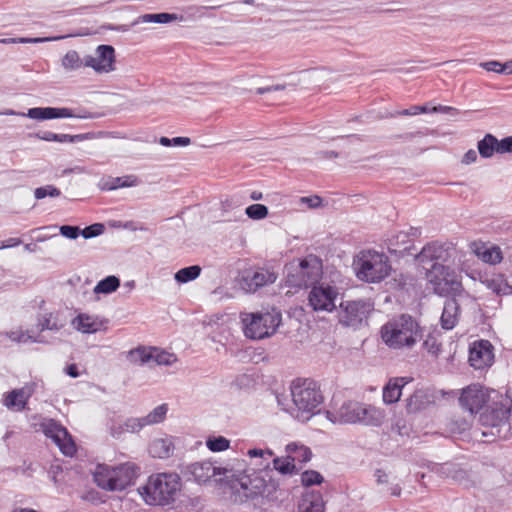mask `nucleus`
<instances>
[{
    "label": "nucleus",
    "mask_w": 512,
    "mask_h": 512,
    "mask_svg": "<svg viewBox=\"0 0 512 512\" xmlns=\"http://www.w3.org/2000/svg\"><path fill=\"white\" fill-rule=\"evenodd\" d=\"M181 487L177 473H157L151 475L138 492L147 504L165 506L175 502Z\"/></svg>",
    "instance_id": "f257e3e1"
},
{
    "label": "nucleus",
    "mask_w": 512,
    "mask_h": 512,
    "mask_svg": "<svg viewBox=\"0 0 512 512\" xmlns=\"http://www.w3.org/2000/svg\"><path fill=\"white\" fill-rule=\"evenodd\" d=\"M139 467L133 462L111 466L97 464L92 471L93 482L102 490L109 492L123 491L134 483Z\"/></svg>",
    "instance_id": "f03ea898"
},
{
    "label": "nucleus",
    "mask_w": 512,
    "mask_h": 512,
    "mask_svg": "<svg viewBox=\"0 0 512 512\" xmlns=\"http://www.w3.org/2000/svg\"><path fill=\"white\" fill-rule=\"evenodd\" d=\"M421 337V327L407 314L389 320L381 328L383 342L392 349L411 348Z\"/></svg>",
    "instance_id": "7ed1b4c3"
},
{
    "label": "nucleus",
    "mask_w": 512,
    "mask_h": 512,
    "mask_svg": "<svg viewBox=\"0 0 512 512\" xmlns=\"http://www.w3.org/2000/svg\"><path fill=\"white\" fill-rule=\"evenodd\" d=\"M291 397L294 404V416L302 421H308L313 415L318 413L324 397L320 386L311 379L294 380L290 387Z\"/></svg>",
    "instance_id": "20e7f679"
},
{
    "label": "nucleus",
    "mask_w": 512,
    "mask_h": 512,
    "mask_svg": "<svg viewBox=\"0 0 512 512\" xmlns=\"http://www.w3.org/2000/svg\"><path fill=\"white\" fill-rule=\"evenodd\" d=\"M354 267L357 277L368 283L381 282L392 270L388 256L372 249L360 251L354 260Z\"/></svg>",
    "instance_id": "39448f33"
},
{
    "label": "nucleus",
    "mask_w": 512,
    "mask_h": 512,
    "mask_svg": "<svg viewBox=\"0 0 512 512\" xmlns=\"http://www.w3.org/2000/svg\"><path fill=\"white\" fill-rule=\"evenodd\" d=\"M233 465L235 476L229 477V479H232V489L240 501L253 500L265 496L267 492L269 493V485L265 475H260L255 470L248 473L243 468L244 463L241 461H237Z\"/></svg>",
    "instance_id": "423d86ee"
},
{
    "label": "nucleus",
    "mask_w": 512,
    "mask_h": 512,
    "mask_svg": "<svg viewBox=\"0 0 512 512\" xmlns=\"http://www.w3.org/2000/svg\"><path fill=\"white\" fill-rule=\"evenodd\" d=\"M286 284L293 288L316 285L322 277V261L315 255H308L286 267Z\"/></svg>",
    "instance_id": "0eeeda50"
},
{
    "label": "nucleus",
    "mask_w": 512,
    "mask_h": 512,
    "mask_svg": "<svg viewBox=\"0 0 512 512\" xmlns=\"http://www.w3.org/2000/svg\"><path fill=\"white\" fill-rule=\"evenodd\" d=\"M281 319V313L275 310L264 313H241L244 334L250 339H263L273 335Z\"/></svg>",
    "instance_id": "6e6552de"
},
{
    "label": "nucleus",
    "mask_w": 512,
    "mask_h": 512,
    "mask_svg": "<svg viewBox=\"0 0 512 512\" xmlns=\"http://www.w3.org/2000/svg\"><path fill=\"white\" fill-rule=\"evenodd\" d=\"M424 269L426 278L436 294L447 295L457 291L461 286L457 273L450 265L437 263L431 264L430 267L424 266Z\"/></svg>",
    "instance_id": "1a4fd4ad"
},
{
    "label": "nucleus",
    "mask_w": 512,
    "mask_h": 512,
    "mask_svg": "<svg viewBox=\"0 0 512 512\" xmlns=\"http://www.w3.org/2000/svg\"><path fill=\"white\" fill-rule=\"evenodd\" d=\"M493 394L496 395L497 392L480 384H472L462 389L459 403L470 414H477L488 405Z\"/></svg>",
    "instance_id": "9d476101"
},
{
    "label": "nucleus",
    "mask_w": 512,
    "mask_h": 512,
    "mask_svg": "<svg viewBox=\"0 0 512 512\" xmlns=\"http://www.w3.org/2000/svg\"><path fill=\"white\" fill-rule=\"evenodd\" d=\"M339 292L335 286L317 283L308 294V305L315 312H332L336 308Z\"/></svg>",
    "instance_id": "9b49d317"
},
{
    "label": "nucleus",
    "mask_w": 512,
    "mask_h": 512,
    "mask_svg": "<svg viewBox=\"0 0 512 512\" xmlns=\"http://www.w3.org/2000/svg\"><path fill=\"white\" fill-rule=\"evenodd\" d=\"M457 250L452 243H429L417 255V260L423 267L427 264L441 263L450 265L457 257Z\"/></svg>",
    "instance_id": "f8f14e48"
},
{
    "label": "nucleus",
    "mask_w": 512,
    "mask_h": 512,
    "mask_svg": "<svg viewBox=\"0 0 512 512\" xmlns=\"http://www.w3.org/2000/svg\"><path fill=\"white\" fill-rule=\"evenodd\" d=\"M6 115H16V112L9 110ZM17 115L26 116L35 120H48L56 118H79L93 119L96 117L94 113L88 111L74 112L73 109L62 107H35L30 108L27 113H17Z\"/></svg>",
    "instance_id": "ddd939ff"
},
{
    "label": "nucleus",
    "mask_w": 512,
    "mask_h": 512,
    "mask_svg": "<svg viewBox=\"0 0 512 512\" xmlns=\"http://www.w3.org/2000/svg\"><path fill=\"white\" fill-rule=\"evenodd\" d=\"M372 309V305L363 300L341 302L339 322L344 326L357 328L367 320Z\"/></svg>",
    "instance_id": "4468645a"
},
{
    "label": "nucleus",
    "mask_w": 512,
    "mask_h": 512,
    "mask_svg": "<svg viewBox=\"0 0 512 512\" xmlns=\"http://www.w3.org/2000/svg\"><path fill=\"white\" fill-rule=\"evenodd\" d=\"M480 420L483 426L487 428L482 431L484 437H501L502 432L506 433L512 430L510 413L507 408L504 407L493 408L489 413L482 414Z\"/></svg>",
    "instance_id": "2eb2a0df"
},
{
    "label": "nucleus",
    "mask_w": 512,
    "mask_h": 512,
    "mask_svg": "<svg viewBox=\"0 0 512 512\" xmlns=\"http://www.w3.org/2000/svg\"><path fill=\"white\" fill-rule=\"evenodd\" d=\"M40 427L45 436L52 439L63 454L72 456L76 452V446L70 434L58 421L54 419H44L40 423Z\"/></svg>",
    "instance_id": "dca6fc26"
},
{
    "label": "nucleus",
    "mask_w": 512,
    "mask_h": 512,
    "mask_svg": "<svg viewBox=\"0 0 512 512\" xmlns=\"http://www.w3.org/2000/svg\"><path fill=\"white\" fill-rule=\"evenodd\" d=\"M40 427L45 436L52 439L63 454L72 456L76 452V446L70 434L58 421L54 419H44L40 423Z\"/></svg>",
    "instance_id": "f3484780"
},
{
    "label": "nucleus",
    "mask_w": 512,
    "mask_h": 512,
    "mask_svg": "<svg viewBox=\"0 0 512 512\" xmlns=\"http://www.w3.org/2000/svg\"><path fill=\"white\" fill-rule=\"evenodd\" d=\"M40 427L45 436L52 439L63 454L72 456L76 452V446L70 434L58 421L54 419H44L40 423Z\"/></svg>",
    "instance_id": "a211bd4d"
},
{
    "label": "nucleus",
    "mask_w": 512,
    "mask_h": 512,
    "mask_svg": "<svg viewBox=\"0 0 512 512\" xmlns=\"http://www.w3.org/2000/svg\"><path fill=\"white\" fill-rule=\"evenodd\" d=\"M187 472L193 477L198 483H206L211 478L216 476H223L225 479L235 476L234 465L227 464L224 467H216L210 461H202L190 464L187 466Z\"/></svg>",
    "instance_id": "6ab92c4d"
},
{
    "label": "nucleus",
    "mask_w": 512,
    "mask_h": 512,
    "mask_svg": "<svg viewBox=\"0 0 512 512\" xmlns=\"http://www.w3.org/2000/svg\"><path fill=\"white\" fill-rule=\"evenodd\" d=\"M84 66L96 73H109L115 70V50L111 45H99L94 55L84 57Z\"/></svg>",
    "instance_id": "aec40b11"
},
{
    "label": "nucleus",
    "mask_w": 512,
    "mask_h": 512,
    "mask_svg": "<svg viewBox=\"0 0 512 512\" xmlns=\"http://www.w3.org/2000/svg\"><path fill=\"white\" fill-rule=\"evenodd\" d=\"M276 278L273 272L265 269H246L240 273L238 285L243 291L252 293L265 285L274 283Z\"/></svg>",
    "instance_id": "412c9836"
},
{
    "label": "nucleus",
    "mask_w": 512,
    "mask_h": 512,
    "mask_svg": "<svg viewBox=\"0 0 512 512\" xmlns=\"http://www.w3.org/2000/svg\"><path fill=\"white\" fill-rule=\"evenodd\" d=\"M470 366L476 370H484L494 363V347L488 340L474 341L469 348Z\"/></svg>",
    "instance_id": "4be33fe9"
},
{
    "label": "nucleus",
    "mask_w": 512,
    "mask_h": 512,
    "mask_svg": "<svg viewBox=\"0 0 512 512\" xmlns=\"http://www.w3.org/2000/svg\"><path fill=\"white\" fill-rule=\"evenodd\" d=\"M362 404L357 401H346L338 409L326 411V417L334 424H358Z\"/></svg>",
    "instance_id": "5701e85b"
},
{
    "label": "nucleus",
    "mask_w": 512,
    "mask_h": 512,
    "mask_svg": "<svg viewBox=\"0 0 512 512\" xmlns=\"http://www.w3.org/2000/svg\"><path fill=\"white\" fill-rule=\"evenodd\" d=\"M472 252L483 262L496 265L503 259L502 251L498 246L483 242H473L470 245Z\"/></svg>",
    "instance_id": "b1692460"
},
{
    "label": "nucleus",
    "mask_w": 512,
    "mask_h": 512,
    "mask_svg": "<svg viewBox=\"0 0 512 512\" xmlns=\"http://www.w3.org/2000/svg\"><path fill=\"white\" fill-rule=\"evenodd\" d=\"M33 390L28 387L14 389L4 396L3 404L11 410L22 411L26 408Z\"/></svg>",
    "instance_id": "393cba45"
},
{
    "label": "nucleus",
    "mask_w": 512,
    "mask_h": 512,
    "mask_svg": "<svg viewBox=\"0 0 512 512\" xmlns=\"http://www.w3.org/2000/svg\"><path fill=\"white\" fill-rule=\"evenodd\" d=\"M175 445L172 437L156 438L149 444L148 451L153 458L166 459L173 455Z\"/></svg>",
    "instance_id": "a878e982"
},
{
    "label": "nucleus",
    "mask_w": 512,
    "mask_h": 512,
    "mask_svg": "<svg viewBox=\"0 0 512 512\" xmlns=\"http://www.w3.org/2000/svg\"><path fill=\"white\" fill-rule=\"evenodd\" d=\"M247 455L250 458L255 459V461L253 463H251L254 466L252 471L255 470L256 473H259L260 475H263V473L265 475L268 474V470H269L270 464L272 462L271 458L274 455L272 450H270V449L263 450V449L255 448V449L248 450Z\"/></svg>",
    "instance_id": "bb28decb"
},
{
    "label": "nucleus",
    "mask_w": 512,
    "mask_h": 512,
    "mask_svg": "<svg viewBox=\"0 0 512 512\" xmlns=\"http://www.w3.org/2000/svg\"><path fill=\"white\" fill-rule=\"evenodd\" d=\"M385 417V411L381 408L362 404V411L360 414L361 419L359 420L358 424L379 427L384 422Z\"/></svg>",
    "instance_id": "cd10ccee"
},
{
    "label": "nucleus",
    "mask_w": 512,
    "mask_h": 512,
    "mask_svg": "<svg viewBox=\"0 0 512 512\" xmlns=\"http://www.w3.org/2000/svg\"><path fill=\"white\" fill-rule=\"evenodd\" d=\"M325 504L320 492L308 491L298 505L299 512H324Z\"/></svg>",
    "instance_id": "c85d7f7f"
},
{
    "label": "nucleus",
    "mask_w": 512,
    "mask_h": 512,
    "mask_svg": "<svg viewBox=\"0 0 512 512\" xmlns=\"http://www.w3.org/2000/svg\"><path fill=\"white\" fill-rule=\"evenodd\" d=\"M459 304L453 298L445 301L442 315L440 318L442 328L450 330L454 328L458 321Z\"/></svg>",
    "instance_id": "c756f323"
},
{
    "label": "nucleus",
    "mask_w": 512,
    "mask_h": 512,
    "mask_svg": "<svg viewBox=\"0 0 512 512\" xmlns=\"http://www.w3.org/2000/svg\"><path fill=\"white\" fill-rule=\"evenodd\" d=\"M407 381L403 377L390 379L383 388V401L386 404H393L399 401L402 389Z\"/></svg>",
    "instance_id": "7c9ffc66"
},
{
    "label": "nucleus",
    "mask_w": 512,
    "mask_h": 512,
    "mask_svg": "<svg viewBox=\"0 0 512 512\" xmlns=\"http://www.w3.org/2000/svg\"><path fill=\"white\" fill-rule=\"evenodd\" d=\"M481 283L485 285L487 289L498 295H507L512 292V287L507 283V280L502 274H493L490 277H485L481 280Z\"/></svg>",
    "instance_id": "2f4dec72"
},
{
    "label": "nucleus",
    "mask_w": 512,
    "mask_h": 512,
    "mask_svg": "<svg viewBox=\"0 0 512 512\" xmlns=\"http://www.w3.org/2000/svg\"><path fill=\"white\" fill-rule=\"evenodd\" d=\"M139 180L134 175H125L121 177H109L102 181L101 188L103 190H115L124 187H133L138 185Z\"/></svg>",
    "instance_id": "473e14b6"
},
{
    "label": "nucleus",
    "mask_w": 512,
    "mask_h": 512,
    "mask_svg": "<svg viewBox=\"0 0 512 512\" xmlns=\"http://www.w3.org/2000/svg\"><path fill=\"white\" fill-rule=\"evenodd\" d=\"M152 347L139 346L126 353L127 360L133 365H144L151 363Z\"/></svg>",
    "instance_id": "72a5a7b5"
},
{
    "label": "nucleus",
    "mask_w": 512,
    "mask_h": 512,
    "mask_svg": "<svg viewBox=\"0 0 512 512\" xmlns=\"http://www.w3.org/2000/svg\"><path fill=\"white\" fill-rule=\"evenodd\" d=\"M286 453L288 456L291 457V459H293V462L295 465H296V462L306 463V462L310 461V459L312 457V452L308 447H306L304 445H299L294 442L289 443L286 446Z\"/></svg>",
    "instance_id": "f704fd0d"
},
{
    "label": "nucleus",
    "mask_w": 512,
    "mask_h": 512,
    "mask_svg": "<svg viewBox=\"0 0 512 512\" xmlns=\"http://www.w3.org/2000/svg\"><path fill=\"white\" fill-rule=\"evenodd\" d=\"M478 152L483 158H490L499 153L498 139L492 134H486L477 144Z\"/></svg>",
    "instance_id": "c9c22d12"
},
{
    "label": "nucleus",
    "mask_w": 512,
    "mask_h": 512,
    "mask_svg": "<svg viewBox=\"0 0 512 512\" xmlns=\"http://www.w3.org/2000/svg\"><path fill=\"white\" fill-rule=\"evenodd\" d=\"M75 328L83 333H95L100 328V323L93 317L80 314L73 320Z\"/></svg>",
    "instance_id": "e433bc0d"
},
{
    "label": "nucleus",
    "mask_w": 512,
    "mask_h": 512,
    "mask_svg": "<svg viewBox=\"0 0 512 512\" xmlns=\"http://www.w3.org/2000/svg\"><path fill=\"white\" fill-rule=\"evenodd\" d=\"M273 469L282 475H293L298 472L296 465L290 456L276 457L272 459Z\"/></svg>",
    "instance_id": "4c0bfd02"
},
{
    "label": "nucleus",
    "mask_w": 512,
    "mask_h": 512,
    "mask_svg": "<svg viewBox=\"0 0 512 512\" xmlns=\"http://www.w3.org/2000/svg\"><path fill=\"white\" fill-rule=\"evenodd\" d=\"M38 327L40 331H58L64 327V322L52 313H47L38 317Z\"/></svg>",
    "instance_id": "58836bf2"
},
{
    "label": "nucleus",
    "mask_w": 512,
    "mask_h": 512,
    "mask_svg": "<svg viewBox=\"0 0 512 512\" xmlns=\"http://www.w3.org/2000/svg\"><path fill=\"white\" fill-rule=\"evenodd\" d=\"M120 286V280L116 276H107L98 282L94 287L95 294H110L118 289Z\"/></svg>",
    "instance_id": "ea45409f"
},
{
    "label": "nucleus",
    "mask_w": 512,
    "mask_h": 512,
    "mask_svg": "<svg viewBox=\"0 0 512 512\" xmlns=\"http://www.w3.org/2000/svg\"><path fill=\"white\" fill-rule=\"evenodd\" d=\"M427 402L424 391L417 390L406 399V408L409 413H415L424 408Z\"/></svg>",
    "instance_id": "a19ab883"
},
{
    "label": "nucleus",
    "mask_w": 512,
    "mask_h": 512,
    "mask_svg": "<svg viewBox=\"0 0 512 512\" xmlns=\"http://www.w3.org/2000/svg\"><path fill=\"white\" fill-rule=\"evenodd\" d=\"M178 16L176 14L170 13H158V14H144L139 16L132 24L138 23H148V22H156V23H168L173 20H177Z\"/></svg>",
    "instance_id": "79ce46f5"
},
{
    "label": "nucleus",
    "mask_w": 512,
    "mask_h": 512,
    "mask_svg": "<svg viewBox=\"0 0 512 512\" xmlns=\"http://www.w3.org/2000/svg\"><path fill=\"white\" fill-rule=\"evenodd\" d=\"M152 351L151 362L157 365L171 366L177 362V356L173 353L166 352L156 347H152Z\"/></svg>",
    "instance_id": "37998d69"
},
{
    "label": "nucleus",
    "mask_w": 512,
    "mask_h": 512,
    "mask_svg": "<svg viewBox=\"0 0 512 512\" xmlns=\"http://www.w3.org/2000/svg\"><path fill=\"white\" fill-rule=\"evenodd\" d=\"M167 411H168L167 404H161V405L155 407L149 414L142 417V421L147 426L161 423L162 421H164Z\"/></svg>",
    "instance_id": "c03bdc74"
},
{
    "label": "nucleus",
    "mask_w": 512,
    "mask_h": 512,
    "mask_svg": "<svg viewBox=\"0 0 512 512\" xmlns=\"http://www.w3.org/2000/svg\"><path fill=\"white\" fill-rule=\"evenodd\" d=\"M62 66L67 71L78 70L84 66V58L81 59L76 51L70 50L62 58Z\"/></svg>",
    "instance_id": "a18cd8bd"
},
{
    "label": "nucleus",
    "mask_w": 512,
    "mask_h": 512,
    "mask_svg": "<svg viewBox=\"0 0 512 512\" xmlns=\"http://www.w3.org/2000/svg\"><path fill=\"white\" fill-rule=\"evenodd\" d=\"M200 273L201 267L198 265L185 267L176 272L175 280L178 283H187L189 281L195 280L200 275Z\"/></svg>",
    "instance_id": "49530a36"
},
{
    "label": "nucleus",
    "mask_w": 512,
    "mask_h": 512,
    "mask_svg": "<svg viewBox=\"0 0 512 512\" xmlns=\"http://www.w3.org/2000/svg\"><path fill=\"white\" fill-rule=\"evenodd\" d=\"M248 218L262 220L268 215V208L263 204H252L245 209Z\"/></svg>",
    "instance_id": "de8ad7c7"
},
{
    "label": "nucleus",
    "mask_w": 512,
    "mask_h": 512,
    "mask_svg": "<svg viewBox=\"0 0 512 512\" xmlns=\"http://www.w3.org/2000/svg\"><path fill=\"white\" fill-rule=\"evenodd\" d=\"M64 38V36H55V37H37V38H12V39H1L0 43H43L56 41Z\"/></svg>",
    "instance_id": "09e8293b"
},
{
    "label": "nucleus",
    "mask_w": 512,
    "mask_h": 512,
    "mask_svg": "<svg viewBox=\"0 0 512 512\" xmlns=\"http://www.w3.org/2000/svg\"><path fill=\"white\" fill-rule=\"evenodd\" d=\"M323 480V476L315 470H306L301 474V483L306 487L319 485Z\"/></svg>",
    "instance_id": "8fccbe9b"
},
{
    "label": "nucleus",
    "mask_w": 512,
    "mask_h": 512,
    "mask_svg": "<svg viewBox=\"0 0 512 512\" xmlns=\"http://www.w3.org/2000/svg\"><path fill=\"white\" fill-rule=\"evenodd\" d=\"M230 441L223 436L208 438L206 446L210 451L221 452L229 448Z\"/></svg>",
    "instance_id": "3c124183"
},
{
    "label": "nucleus",
    "mask_w": 512,
    "mask_h": 512,
    "mask_svg": "<svg viewBox=\"0 0 512 512\" xmlns=\"http://www.w3.org/2000/svg\"><path fill=\"white\" fill-rule=\"evenodd\" d=\"M441 342L436 335L430 334L424 341V347L434 357H438L441 352Z\"/></svg>",
    "instance_id": "603ef678"
},
{
    "label": "nucleus",
    "mask_w": 512,
    "mask_h": 512,
    "mask_svg": "<svg viewBox=\"0 0 512 512\" xmlns=\"http://www.w3.org/2000/svg\"><path fill=\"white\" fill-rule=\"evenodd\" d=\"M61 192L58 188L53 185H46L43 187L36 188L34 191V196L36 199L40 200L47 196L49 197H58Z\"/></svg>",
    "instance_id": "864d4df0"
},
{
    "label": "nucleus",
    "mask_w": 512,
    "mask_h": 512,
    "mask_svg": "<svg viewBox=\"0 0 512 512\" xmlns=\"http://www.w3.org/2000/svg\"><path fill=\"white\" fill-rule=\"evenodd\" d=\"M5 335L10 340H12L14 342H18V343L28 342V341H31V342H41V340H36L35 338H33L32 336L28 335L26 332H24L21 329L7 332Z\"/></svg>",
    "instance_id": "5fc2aeb1"
},
{
    "label": "nucleus",
    "mask_w": 512,
    "mask_h": 512,
    "mask_svg": "<svg viewBox=\"0 0 512 512\" xmlns=\"http://www.w3.org/2000/svg\"><path fill=\"white\" fill-rule=\"evenodd\" d=\"M125 431L129 433H137L142 430L146 424L142 421V417L140 418H128L124 422Z\"/></svg>",
    "instance_id": "6e6d98bb"
},
{
    "label": "nucleus",
    "mask_w": 512,
    "mask_h": 512,
    "mask_svg": "<svg viewBox=\"0 0 512 512\" xmlns=\"http://www.w3.org/2000/svg\"><path fill=\"white\" fill-rule=\"evenodd\" d=\"M104 231V225L101 223L92 224L83 230H80V234L85 238L89 239L102 234Z\"/></svg>",
    "instance_id": "4d7b16f0"
},
{
    "label": "nucleus",
    "mask_w": 512,
    "mask_h": 512,
    "mask_svg": "<svg viewBox=\"0 0 512 512\" xmlns=\"http://www.w3.org/2000/svg\"><path fill=\"white\" fill-rule=\"evenodd\" d=\"M89 138V134H78V135H69V134H57V141L56 142H69L74 143L77 141H82Z\"/></svg>",
    "instance_id": "13d9d810"
},
{
    "label": "nucleus",
    "mask_w": 512,
    "mask_h": 512,
    "mask_svg": "<svg viewBox=\"0 0 512 512\" xmlns=\"http://www.w3.org/2000/svg\"><path fill=\"white\" fill-rule=\"evenodd\" d=\"M59 231L61 235L69 239H76L80 235V228L77 226L63 225Z\"/></svg>",
    "instance_id": "bf43d9fd"
},
{
    "label": "nucleus",
    "mask_w": 512,
    "mask_h": 512,
    "mask_svg": "<svg viewBox=\"0 0 512 512\" xmlns=\"http://www.w3.org/2000/svg\"><path fill=\"white\" fill-rule=\"evenodd\" d=\"M428 111H429V109L427 108V106H412L409 109H405V110L396 112V114H394L393 116H396V115L412 116V115H417L420 113H427Z\"/></svg>",
    "instance_id": "052dcab7"
},
{
    "label": "nucleus",
    "mask_w": 512,
    "mask_h": 512,
    "mask_svg": "<svg viewBox=\"0 0 512 512\" xmlns=\"http://www.w3.org/2000/svg\"><path fill=\"white\" fill-rule=\"evenodd\" d=\"M300 202L306 204L308 208L314 209L322 205V198L317 195L301 197Z\"/></svg>",
    "instance_id": "680f3d73"
},
{
    "label": "nucleus",
    "mask_w": 512,
    "mask_h": 512,
    "mask_svg": "<svg viewBox=\"0 0 512 512\" xmlns=\"http://www.w3.org/2000/svg\"><path fill=\"white\" fill-rule=\"evenodd\" d=\"M498 144L499 154L512 153V136L505 137L500 141L498 140Z\"/></svg>",
    "instance_id": "e2e57ef3"
},
{
    "label": "nucleus",
    "mask_w": 512,
    "mask_h": 512,
    "mask_svg": "<svg viewBox=\"0 0 512 512\" xmlns=\"http://www.w3.org/2000/svg\"><path fill=\"white\" fill-rule=\"evenodd\" d=\"M480 66L487 71L497 72V73H501V74H502V71H504L502 68V63H500L498 61L482 62V63H480Z\"/></svg>",
    "instance_id": "0e129e2a"
},
{
    "label": "nucleus",
    "mask_w": 512,
    "mask_h": 512,
    "mask_svg": "<svg viewBox=\"0 0 512 512\" xmlns=\"http://www.w3.org/2000/svg\"><path fill=\"white\" fill-rule=\"evenodd\" d=\"M286 88V85L284 84H277L267 87H260L256 90V93L259 95L265 94V93H271L276 91H283Z\"/></svg>",
    "instance_id": "69168bd1"
},
{
    "label": "nucleus",
    "mask_w": 512,
    "mask_h": 512,
    "mask_svg": "<svg viewBox=\"0 0 512 512\" xmlns=\"http://www.w3.org/2000/svg\"><path fill=\"white\" fill-rule=\"evenodd\" d=\"M125 426L123 424H114L110 427V435L114 438H120L125 433Z\"/></svg>",
    "instance_id": "338daca9"
},
{
    "label": "nucleus",
    "mask_w": 512,
    "mask_h": 512,
    "mask_svg": "<svg viewBox=\"0 0 512 512\" xmlns=\"http://www.w3.org/2000/svg\"><path fill=\"white\" fill-rule=\"evenodd\" d=\"M476 160H477V153H476V151L473 150V149H470V150H468L464 154V156L462 158V163L466 164V165H469V164L474 163Z\"/></svg>",
    "instance_id": "774afa93"
}]
</instances>
